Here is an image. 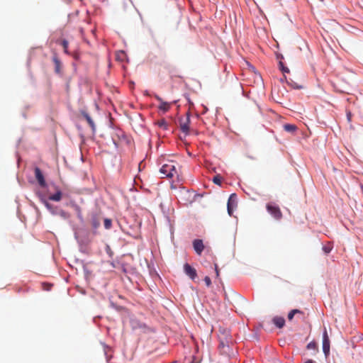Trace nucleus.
Here are the masks:
<instances>
[{
	"instance_id": "1",
	"label": "nucleus",
	"mask_w": 363,
	"mask_h": 363,
	"mask_svg": "<svg viewBox=\"0 0 363 363\" xmlns=\"http://www.w3.org/2000/svg\"><path fill=\"white\" fill-rule=\"evenodd\" d=\"M38 196L40 199V202L44 204L45 208L52 216H59L64 220L69 218V215L67 212L65 211L59 206H55L49 203L48 199L45 198L43 194L38 192Z\"/></svg>"
},
{
	"instance_id": "2",
	"label": "nucleus",
	"mask_w": 363,
	"mask_h": 363,
	"mask_svg": "<svg viewBox=\"0 0 363 363\" xmlns=\"http://www.w3.org/2000/svg\"><path fill=\"white\" fill-rule=\"evenodd\" d=\"M160 172L166 177L172 178L175 174H177V171L175 165L173 162H169L168 164H164L162 166L160 169Z\"/></svg>"
},
{
	"instance_id": "3",
	"label": "nucleus",
	"mask_w": 363,
	"mask_h": 363,
	"mask_svg": "<svg viewBox=\"0 0 363 363\" xmlns=\"http://www.w3.org/2000/svg\"><path fill=\"white\" fill-rule=\"evenodd\" d=\"M266 207L269 213H270L275 219L279 220L281 218L282 213L278 206L269 203L267 204Z\"/></svg>"
},
{
	"instance_id": "4",
	"label": "nucleus",
	"mask_w": 363,
	"mask_h": 363,
	"mask_svg": "<svg viewBox=\"0 0 363 363\" xmlns=\"http://www.w3.org/2000/svg\"><path fill=\"white\" fill-rule=\"evenodd\" d=\"M323 352L325 357H328L330 354V340L326 328L324 329L323 333Z\"/></svg>"
},
{
	"instance_id": "5",
	"label": "nucleus",
	"mask_w": 363,
	"mask_h": 363,
	"mask_svg": "<svg viewBox=\"0 0 363 363\" xmlns=\"http://www.w3.org/2000/svg\"><path fill=\"white\" fill-rule=\"evenodd\" d=\"M35 178H36L39 185L41 187L45 188L47 186V183L45 180L42 171L40 169V168H38V167L35 168Z\"/></svg>"
},
{
	"instance_id": "6",
	"label": "nucleus",
	"mask_w": 363,
	"mask_h": 363,
	"mask_svg": "<svg viewBox=\"0 0 363 363\" xmlns=\"http://www.w3.org/2000/svg\"><path fill=\"white\" fill-rule=\"evenodd\" d=\"M91 224L94 230H96L101 225V216L96 211L91 213Z\"/></svg>"
},
{
	"instance_id": "7",
	"label": "nucleus",
	"mask_w": 363,
	"mask_h": 363,
	"mask_svg": "<svg viewBox=\"0 0 363 363\" xmlns=\"http://www.w3.org/2000/svg\"><path fill=\"white\" fill-rule=\"evenodd\" d=\"M237 204V196L235 194H232L228 201V213L230 216H232L233 211V207Z\"/></svg>"
},
{
	"instance_id": "8",
	"label": "nucleus",
	"mask_w": 363,
	"mask_h": 363,
	"mask_svg": "<svg viewBox=\"0 0 363 363\" xmlns=\"http://www.w3.org/2000/svg\"><path fill=\"white\" fill-rule=\"evenodd\" d=\"M193 247L196 253L200 255L204 250L203 240L200 239H195L193 241Z\"/></svg>"
},
{
	"instance_id": "9",
	"label": "nucleus",
	"mask_w": 363,
	"mask_h": 363,
	"mask_svg": "<svg viewBox=\"0 0 363 363\" xmlns=\"http://www.w3.org/2000/svg\"><path fill=\"white\" fill-rule=\"evenodd\" d=\"M80 113L84 117V118L87 121L93 133H94L96 131V125L91 117L85 110H81Z\"/></svg>"
},
{
	"instance_id": "10",
	"label": "nucleus",
	"mask_w": 363,
	"mask_h": 363,
	"mask_svg": "<svg viewBox=\"0 0 363 363\" xmlns=\"http://www.w3.org/2000/svg\"><path fill=\"white\" fill-rule=\"evenodd\" d=\"M184 270L191 279H194L197 276L196 269L187 263L184 265Z\"/></svg>"
},
{
	"instance_id": "11",
	"label": "nucleus",
	"mask_w": 363,
	"mask_h": 363,
	"mask_svg": "<svg viewBox=\"0 0 363 363\" xmlns=\"http://www.w3.org/2000/svg\"><path fill=\"white\" fill-rule=\"evenodd\" d=\"M155 97H156L157 100H158L160 102V104L158 107L159 109L161 110L164 113L168 111L170 108V104L163 101L162 99L159 96H156Z\"/></svg>"
},
{
	"instance_id": "12",
	"label": "nucleus",
	"mask_w": 363,
	"mask_h": 363,
	"mask_svg": "<svg viewBox=\"0 0 363 363\" xmlns=\"http://www.w3.org/2000/svg\"><path fill=\"white\" fill-rule=\"evenodd\" d=\"M189 122H190L189 116L187 115V117H186L185 121H181V123H180L181 130L183 133H184L185 134H187L189 133Z\"/></svg>"
},
{
	"instance_id": "13",
	"label": "nucleus",
	"mask_w": 363,
	"mask_h": 363,
	"mask_svg": "<svg viewBox=\"0 0 363 363\" xmlns=\"http://www.w3.org/2000/svg\"><path fill=\"white\" fill-rule=\"evenodd\" d=\"M273 323L277 328H281L285 324V320L284 318L277 316L273 318Z\"/></svg>"
},
{
	"instance_id": "14",
	"label": "nucleus",
	"mask_w": 363,
	"mask_h": 363,
	"mask_svg": "<svg viewBox=\"0 0 363 363\" xmlns=\"http://www.w3.org/2000/svg\"><path fill=\"white\" fill-rule=\"evenodd\" d=\"M62 199V191L60 189H57L54 194L50 195L48 200L53 201H60Z\"/></svg>"
},
{
	"instance_id": "15",
	"label": "nucleus",
	"mask_w": 363,
	"mask_h": 363,
	"mask_svg": "<svg viewBox=\"0 0 363 363\" xmlns=\"http://www.w3.org/2000/svg\"><path fill=\"white\" fill-rule=\"evenodd\" d=\"M284 129L286 132L293 133L296 130L297 127L294 124L287 123L284 125Z\"/></svg>"
},
{
	"instance_id": "16",
	"label": "nucleus",
	"mask_w": 363,
	"mask_h": 363,
	"mask_svg": "<svg viewBox=\"0 0 363 363\" xmlns=\"http://www.w3.org/2000/svg\"><path fill=\"white\" fill-rule=\"evenodd\" d=\"M53 62L55 63V72L57 73H59L60 71V65H61V62L60 61V60L58 59V57L56 56V55H54L53 56Z\"/></svg>"
},
{
	"instance_id": "17",
	"label": "nucleus",
	"mask_w": 363,
	"mask_h": 363,
	"mask_svg": "<svg viewBox=\"0 0 363 363\" xmlns=\"http://www.w3.org/2000/svg\"><path fill=\"white\" fill-rule=\"evenodd\" d=\"M126 57V54L124 51L120 50L116 53V60L121 62H123Z\"/></svg>"
},
{
	"instance_id": "18",
	"label": "nucleus",
	"mask_w": 363,
	"mask_h": 363,
	"mask_svg": "<svg viewBox=\"0 0 363 363\" xmlns=\"http://www.w3.org/2000/svg\"><path fill=\"white\" fill-rule=\"evenodd\" d=\"M301 311L298 310V309H294L292 311H291L289 314H288V318L289 320H292V318H294V315L296 314V313H301Z\"/></svg>"
},
{
	"instance_id": "19",
	"label": "nucleus",
	"mask_w": 363,
	"mask_h": 363,
	"mask_svg": "<svg viewBox=\"0 0 363 363\" xmlns=\"http://www.w3.org/2000/svg\"><path fill=\"white\" fill-rule=\"evenodd\" d=\"M61 45L64 48V52L68 54V41L67 40H62L61 42Z\"/></svg>"
},
{
	"instance_id": "20",
	"label": "nucleus",
	"mask_w": 363,
	"mask_h": 363,
	"mask_svg": "<svg viewBox=\"0 0 363 363\" xmlns=\"http://www.w3.org/2000/svg\"><path fill=\"white\" fill-rule=\"evenodd\" d=\"M112 225V221L109 218L104 219V228L106 229H110Z\"/></svg>"
},
{
	"instance_id": "21",
	"label": "nucleus",
	"mask_w": 363,
	"mask_h": 363,
	"mask_svg": "<svg viewBox=\"0 0 363 363\" xmlns=\"http://www.w3.org/2000/svg\"><path fill=\"white\" fill-rule=\"evenodd\" d=\"M213 182L216 184L220 185L221 184V177L219 175H216L213 178Z\"/></svg>"
},
{
	"instance_id": "22",
	"label": "nucleus",
	"mask_w": 363,
	"mask_h": 363,
	"mask_svg": "<svg viewBox=\"0 0 363 363\" xmlns=\"http://www.w3.org/2000/svg\"><path fill=\"white\" fill-rule=\"evenodd\" d=\"M279 67H280V69H281V71L283 72H285V73H289V68L284 67L281 62H279Z\"/></svg>"
},
{
	"instance_id": "23",
	"label": "nucleus",
	"mask_w": 363,
	"mask_h": 363,
	"mask_svg": "<svg viewBox=\"0 0 363 363\" xmlns=\"http://www.w3.org/2000/svg\"><path fill=\"white\" fill-rule=\"evenodd\" d=\"M323 250L324 251L325 253L328 254L329 252H330V251L332 250V247L330 246H323Z\"/></svg>"
},
{
	"instance_id": "24",
	"label": "nucleus",
	"mask_w": 363,
	"mask_h": 363,
	"mask_svg": "<svg viewBox=\"0 0 363 363\" xmlns=\"http://www.w3.org/2000/svg\"><path fill=\"white\" fill-rule=\"evenodd\" d=\"M204 281H205V284H206L207 286H210L211 285V280L209 277L206 276L204 278Z\"/></svg>"
},
{
	"instance_id": "25",
	"label": "nucleus",
	"mask_w": 363,
	"mask_h": 363,
	"mask_svg": "<svg viewBox=\"0 0 363 363\" xmlns=\"http://www.w3.org/2000/svg\"><path fill=\"white\" fill-rule=\"evenodd\" d=\"M308 349H315V343L314 342H309L307 345Z\"/></svg>"
},
{
	"instance_id": "26",
	"label": "nucleus",
	"mask_w": 363,
	"mask_h": 363,
	"mask_svg": "<svg viewBox=\"0 0 363 363\" xmlns=\"http://www.w3.org/2000/svg\"><path fill=\"white\" fill-rule=\"evenodd\" d=\"M215 271H216V276L218 277L219 276V271H218V266H217L216 264H215Z\"/></svg>"
},
{
	"instance_id": "27",
	"label": "nucleus",
	"mask_w": 363,
	"mask_h": 363,
	"mask_svg": "<svg viewBox=\"0 0 363 363\" xmlns=\"http://www.w3.org/2000/svg\"><path fill=\"white\" fill-rule=\"evenodd\" d=\"M291 86H293L294 88H295V89H300V88H301V86H297V85H296V84H295V83H294L293 82H292V83H291Z\"/></svg>"
},
{
	"instance_id": "28",
	"label": "nucleus",
	"mask_w": 363,
	"mask_h": 363,
	"mask_svg": "<svg viewBox=\"0 0 363 363\" xmlns=\"http://www.w3.org/2000/svg\"><path fill=\"white\" fill-rule=\"evenodd\" d=\"M304 363H313V361L312 359H308L306 362H305Z\"/></svg>"
},
{
	"instance_id": "29",
	"label": "nucleus",
	"mask_w": 363,
	"mask_h": 363,
	"mask_svg": "<svg viewBox=\"0 0 363 363\" xmlns=\"http://www.w3.org/2000/svg\"><path fill=\"white\" fill-rule=\"evenodd\" d=\"M350 116H351L350 113H347V118H348V120H350Z\"/></svg>"
}]
</instances>
